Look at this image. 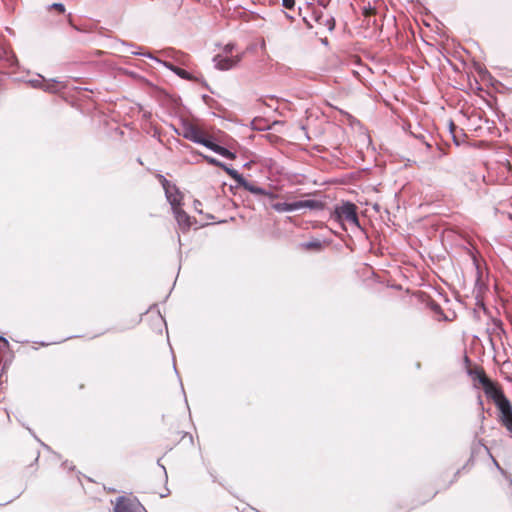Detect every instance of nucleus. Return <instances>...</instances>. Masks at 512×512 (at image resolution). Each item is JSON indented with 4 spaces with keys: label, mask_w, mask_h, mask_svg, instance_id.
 <instances>
[{
    "label": "nucleus",
    "mask_w": 512,
    "mask_h": 512,
    "mask_svg": "<svg viewBox=\"0 0 512 512\" xmlns=\"http://www.w3.org/2000/svg\"><path fill=\"white\" fill-rule=\"evenodd\" d=\"M331 219L338 223H342L344 220H346L356 225L357 227L360 226L357 214V206L350 201H344L341 204L336 205L331 214Z\"/></svg>",
    "instance_id": "nucleus-2"
},
{
    "label": "nucleus",
    "mask_w": 512,
    "mask_h": 512,
    "mask_svg": "<svg viewBox=\"0 0 512 512\" xmlns=\"http://www.w3.org/2000/svg\"><path fill=\"white\" fill-rule=\"evenodd\" d=\"M304 21H305V23H306L308 28H312V25L306 19H304Z\"/></svg>",
    "instance_id": "nucleus-29"
},
{
    "label": "nucleus",
    "mask_w": 512,
    "mask_h": 512,
    "mask_svg": "<svg viewBox=\"0 0 512 512\" xmlns=\"http://www.w3.org/2000/svg\"><path fill=\"white\" fill-rule=\"evenodd\" d=\"M204 146L225 158H228V159L236 158L235 153L231 152L230 150H228L227 148H225L221 145L216 144L210 138L207 139L206 143H204Z\"/></svg>",
    "instance_id": "nucleus-8"
},
{
    "label": "nucleus",
    "mask_w": 512,
    "mask_h": 512,
    "mask_svg": "<svg viewBox=\"0 0 512 512\" xmlns=\"http://www.w3.org/2000/svg\"><path fill=\"white\" fill-rule=\"evenodd\" d=\"M493 461H494V464L496 465V467H497L498 469H500V470H501V468H500V466H499L498 462H497L496 460H493Z\"/></svg>",
    "instance_id": "nucleus-31"
},
{
    "label": "nucleus",
    "mask_w": 512,
    "mask_h": 512,
    "mask_svg": "<svg viewBox=\"0 0 512 512\" xmlns=\"http://www.w3.org/2000/svg\"><path fill=\"white\" fill-rule=\"evenodd\" d=\"M282 5L286 9H292L295 5V0H282Z\"/></svg>",
    "instance_id": "nucleus-23"
},
{
    "label": "nucleus",
    "mask_w": 512,
    "mask_h": 512,
    "mask_svg": "<svg viewBox=\"0 0 512 512\" xmlns=\"http://www.w3.org/2000/svg\"><path fill=\"white\" fill-rule=\"evenodd\" d=\"M171 128H172V130H173L177 135H181V133H180V132H181V128H180V129H178V128H176L174 125H171Z\"/></svg>",
    "instance_id": "nucleus-27"
},
{
    "label": "nucleus",
    "mask_w": 512,
    "mask_h": 512,
    "mask_svg": "<svg viewBox=\"0 0 512 512\" xmlns=\"http://www.w3.org/2000/svg\"><path fill=\"white\" fill-rule=\"evenodd\" d=\"M325 25L328 26V29L332 31L335 27V20L334 18H328L326 19Z\"/></svg>",
    "instance_id": "nucleus-24"
},
{
    "label": "nucleus",
    "mask_w": 512,
    "mask_h": 512,
    "mask_svg": "<svg viewBox=\"0 0 512 512\" xmlns=\"http://www.w3.org/2000/svg\"><path fill=\"white\" fill-rule=\"evenodd\" d=\"M202 157L204 158V160H206L209 164L213 165V166H216V167H220L222 165L223 162L219 161L218 159L214 158V157H211V156H207V155H202Z\"/></svg>",
    "instance_id": "nucleus-20"
},
{
    "label": "nucleus",
    "mask_w": 512,
    "mask_h": 512,
    "mask_svg": "<svg viewBox=\"0 0 512 512\" xmlns=\"http://www.w3.org/2000/svg\"><path fill=\"white\" fill-rule=\"evenodd\" d=\"M181 136L185 139L190 140L194 143L201 144L204 146L208 137L204 135V133L194 124H192L187 119L181 120Z\"/></svg>",
    "instance_id": "nucleus-3"
},
{
    "label": "nucleus",
    "mask_w": 512,
    "mask_h": 512,
    "mask_svg": "<svg viewBox=\"0 0 512 512\" xmlns=\"http://www.w3.org/2000/svg\"><path fill=\"white\" fill-rule=\"evenodd\" d=\"M499 411V421L507 430H512V404L508 398H502L495 405Z\"/></svg>",
    "instance_id": "nucleus-4"
},
{
    "label": "nucleus",
    "mask_w": 512,
    "mask_h": 512,
    "mask_svg": "<svg viewBox=\"0 0 512 512\" xmlns=\"http://www.w3.org/2000/svg\"><path fill=\"white\" fill-rule=\"evenodd\" d=\"M131 54L133 55H140V56H145L147 58H150L152 60H154L155 62L163 65L164 67H166L167 69L171 70L172 72H174V70L176 69L177 66L173 65L171 62H168V61H165V60H161L159 59L158 57L154 56L151 52L149 51H143L141 50V48H139V50L137 51H132Z\"/></svg>",
    "instance_id": "nucleus-9"
},
{
    "label": "nucleus",
    "mask_w": 512,
    "mask_h": 512,
    "mask_svg": "<svg viewBox=\"0 0 512 512\" xmlns=\"http://www.w3.org/2000/svg\"><path fill=\"white\" fill-rule=\"evenodd\" d=\"M163 186H164V189H165L166 198H167L168 202L171 205L174 217H175L179 227L182 230H188L190 228V226H191V218L180 207L181 202H180L179 192L177 190H175V193L173 194V193H171L169 188L166 187V184H163Z\"/></svg>",
    "instance_id": "nucleus-1"
},
{
    "label": "nucleus",
    "mask_w": 512,
    "mask_h": 512,
    "mask_svg": "<svg viewBox=\"0 0 512 512\" xmlns=\"http://www.w3.org/2000/svg\"><path fill=\"white\" fill-rule=\"evenodd\" d=\"M194 205H195V206H196V205H201V203H200L198 200H196V201L194 202Z\"/></svg>",
    "instance_id": "nucleus-33"
},
{
    "label": "nucleus",
    "mask_w": 512,
    "mask_h": 512,
    "mask_svg": "<svg viewBox=\"0 0 512 512\" xmlns=\"http://www.w3.org/2000/svg\"><path fill=\"white\" fill-rule=\"evenodd\" d=\"M174 73L176 75H178L180 78L185 79V80H192V78H193L190 73H188L186 70L181 69L179 67H176V69L174 70Z\"/></svg>",
    "instance_id": "nucleus-19"
},
{
    "label": "nucleus",
    "mask_w": 512,
    "mask_h": 512,
    "mask_svg": "<svg viewBox=\"0 0 512 512\" xmlns=\"http://www.w3.org/2000/svg\"><path fill=\"white\" fill-rule=\"evenodd\" d=\"M60 82L57 79L45 80L43 91L48 93H57L59 91Z\"/></svg>",
    "instance_id": "nucleus-15"
},
{
    "label": "nucleus",
    "mask_w": 512,
    "mask_h": 512,
    "mask_svg": "<svg viewBox=\"0 0 512 512\" xmlns=\"http://www.w3.org/2000/svg\"><path fill=\"white\" fill-rule=\"evenodd\" d=\"M48 9H54L60 14H64L66 11L65 6L62 3H53L48 7Z\"/></svg>",
    "instance_id": "nucleus-21"
},
{
    "label": "nucleus",
    "mask_w": 512,
    "mask_h": 512,
    "mask_svg": "<svg viewBox=\"0 0 512 512\" xmlns=\"http://www.w3.org/2000/svg\"><path fill=\"white\" fill-rule=\"evenodd\" d=\"M273 209L277 212H293L296 210V202H278L272 205Z\"/></svg>",
    "instance_id": "nucleus-12"
},
{
    "label": "nucleus",
    "mask_w": 512,
    "mask_h": 512,
    "mask_svg": "<svg viewBox=\"0 0 512 512\" xmlns=\"http://www.w3.org/2000/svg\"><path fill=\"white\" fill-rule=\"evenodd\" d=\"M238 185L239 183H245V178L235 169L222 163L220 166Z\"/></svg>",
    "instance_id": "nucleus-11"
},
{
    "label": "nucleus",
    "mask_w": 512,
    "mask_h": 512,
    "mask_svg": "<svg viewBox=\"0 0 512 512\" xmlns=\"http://www.w3.org/2000/svg\"><path fill=\"white\" fill-rule=\"evenodd\" d=\"M296 202V210L300 209H310V210H319L323 208V202L314 199L308 200H299Z\"/></svg>",
    "instance_id": "nucleus-10"
},
{
    "label": "nucleus",
    "mask_w": 512,
    "mask_h": 512,
    "mask_svg": "<svg viewBox=\"0 0 512 512\" xmlns=\"http://www.w3.org/2000/svg\"><path fill=\"white\" fill-rule=\"evenodd\" d=\"M213 61L215 63V67L219 70H229L232 67H234L239 61V57H229V56H222V55H216L213 58Z\"/></svg>",
    "instance_id": "nucleus-7"
},
{
    "label": "nucleus",
    "mask_w": 512,
    "mask_h": 512,
    "mask_svg": "<svg viewBox=\"0 0 512 512\" xmlns=\"http://www.w3.org/2000/svg\"><path fill=\"white\" fill-rule=\"evenodd\" d=\"M114 512H147L137 499H129L124 496L117 498Z\"/></svg>",
    "instance_id": "nucleus-5"
},
{
    "label": "nucleus",
    "mask_w": 512,
    "mask_h": 512,
    "mask_svg": "<svg viewBox=\"0 0 512 512\" xmlns=\"http://www.w3.org/2000/svg\"><path fill=\"white\" fill-rule=\"evenodd\" d=\"M123 44H124V45H126V46H128V47H134V44H132V43H126V42H124Z\"/></svg>",
    "instance_id": "nucleus-30"
},
{
    "label": "nucleus",
    "mask_w": 512,
    "mask_h": 512,
    "mask_svg": "<svg viewBox=\"0 0 512 512\" xmlns=\"http://www.w3.org/2000/svg\"><path fill=\"white\" fill-rule=\"evenodd\" d=\"M233 49H234V45L233 44H227L224 47V53L228 56V54L232 53Z\"/></svg>",
    "instance_id": "nucleus-25"
},
{
    "label": "nucleus",
    "mask_w": 512,
    "mask_h": 512,
    "mask_svg": "<svg viewBox=\"0 0 512 512\" xmlns=\"http://www.w3.org/2000/svg\"><path fill=\"white\" fill-rule=\"evenodd\" d=\"M45 78L42 75H38L35 79L28 80V84L35 89H41L43 90V86L45 85Z\"/></svg>",
    "instance_id": "nucleus-16"
},
{
    "label": "nucleus",
    "mask_w": 512,
    "mask_h": 512,
    "mask_svg": "<svg viewBox=\"0 0 512 512\" xmlns=\"http://www.w3.org/2000/svg\"><path fill=\"white\" fill-rule=\"evenodd\" d=\"M485 394L491 398L494 404H497V401H500L502 398H507L500 387H498L495 383H493L490 379L482 385Z\"/></svg>",
    "instance_id": "nucleus-6"
},
{
    "label": "nucleus",
    "mask_w": 512,
    "mask_h": 512,
    "mask_svg": "<svg viewBox=\"0 0 512 512\" xmlns=\"http://www.w3.org/2000/svg\"><path fill=\"white\" fill-rule=\"evenodd\" d=\"M0 341L3 342L5 348L9 347V342H8V340L5 337L0 335Z\"/></svg>",
    "instance_id": "nucleus-26"
},
{
    "label": "nucleus",
    "mask_w": 512,
    "mask_h": 512,
    "mask_svg": "<svg viewBox=\"0 0 512 512\" xmlns=\"http://www.w3.org/2000/svg\"><path fill=\"white\" fill-rule=\"evenodd\" d=\"M321 18H322V15H319L316 17V21L320 22L321 21Z\"/></svg>",
    "instance_id": "nucleus-32"
},
{
    "label": "nucleus",
    "mask_w": 512,
    "mask_h": 512,
    "mask_svg": "<svg viewBox=\"0 0 512 512\" xmlns=\"http://www.w3.org/2000/svg\"><path fill=\"white\" fill-rule=\"evenodd\" d=\"M449 130H450V133L452 134V137H453V140H454L455 144L456 145H460V142L457 140V137L454 134V132L456 130V125L452 121H450V123H449Z\"/></svg>",
    "instance_id": "nucleus-22"
},
{
    "label": "nucleus",
    "mask_w": 512,
    "mask_h": 512,
    "mask_svg": "<svg viewBox=\"0 0 512 512\" xmlns=\"http://www.w3.org/2000/svg\"><path fill=\"white\" fill-rule=\"evenodd\" d=\"M239 186L245 188L247 191L255 195H268V193L261 187L256 186L245 179V183H239Z\"/></svg>",
    "instance_id": "nucleus-13"
},
{
    "label": "nucleus",
    "mask_w": 512,
    "mask_h": 512,
    "mask_svg": "<svg viewBox=\"0 0 512 512\" xmlns=\"http://www.w3.org/2000/svg\"><path fill=\"white\" fill-rule=\"evenodd\" d=\"M303 247L307 250H320L322 248V243L319 240H314L304 243Z\"/></svg>",
    "instance_id": "nucleus-18"
},
{
    "label": "nucleus",
    "mask_w": 512,
    "mask_h": 512,
    "mask_svg": "<svg viewBox=\"0 0 512 512\" xmlns=\"http://www.w3.org/2000/svg\"><path fill=\"white\" fill-rule=\"evenodd\" d=\"M468 374L473 378V380L478 381L481 385L485 384L489 380L481 369H470Z\"/></svg>",
    "instance_id": "nucleus-14"
},
{
    "label": "nucleus",
    "mask_w": 512,
    "mask_h": 512,
    "mask_svg": "<svg viewBox=\"0 0 512 512\" xmlns=\"http://www.w3.org/2000/svg\"><path fill=\"white\" fill-rule=\"evenodd\" d=\"M318 3L323 6V7H326L327 4H328V1L327 0H318Z\"/></svg>",
    "instance_id": "nucleus-28"
},
{
    "label": "nucleus",
    "mask_w": 512,
    "mask_h": 512,
    "mask_svg": "<svg viewBox=\"0 0 512 512\" xmlns=\"http://www.w3.org/2000/svg\"><path fill=\"white\" fill-rule=\"evenodd\" d=\"M158 53L164 55L165 57H168V58H173L175 59L176 61L182 63L180 61V57L182 56V54L180 52H177L171 48H168V49H165V50H161L159 51Z\"/></svg>",
    "instance_id": "nucleus-17"
}]
</instances>
